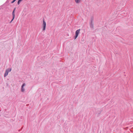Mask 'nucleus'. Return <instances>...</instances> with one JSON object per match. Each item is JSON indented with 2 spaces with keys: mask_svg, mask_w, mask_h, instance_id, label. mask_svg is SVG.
Masks as SVG:
<instances>
[{
  "mask_svg": "<svg viewBox=\"0 0 133 133\" xmlns=\"http://www.w3.org/2000/svg\"><path fill=\"white\" fill-rule=\"evenodd\" d=\"M16 9V8H15L13 10V11L12 12V15L13 16V18L11 20V21L10 22V23H11L12 21H13V20L14 19L15 17V11Z\"/></svg>",
  "mask_w": 133,
  "mask_h": 133,
  "instance_id": "nucleus-3",
  "label": "nucleus"
},
{
  "mask_svg": "<svg viewBox=\"0 0 133 133\" xmlns=\"http://www.w3.org/2000/svg\"><path fill=\"white\" fill-rule=\"evenodd\" d=\"M43 22L42 25L43 30V31H44L45 30L46 26V22L45 21L44 19H43Z\"/></svg>",
  "mask_w": 133,
  "mask_h": 133,
  "instance_id": "nucleus-1",
  "label": "nucleus"
},
{
  "mask_svg": "<svg viewBox=\"0 0 133 133\" xmlns=\"http://www.w3.org/2000/svg\"><path fill=\"white\" fill-rule=\"evenodd\" d=\"M6 70H8L9 71V72H10L11 71V68H9V69H8Z\"/></svg>",
  "mask_w": 133,
  "mask_h": 133,
  "instance_id": "nucleus-7",
  "label": "nucleus"
},
{
  "mask_svg": "<svg viewBox=\"0 0 133 133\" xmlns=\"http://www.w3.org/2000/svg\"><path fill=\"white\" fill-rule=\"evenodd\" d=\"M25 85V83H23L22 86L21 91L22 92H24L25 91V89L23 87Z\"/></svg>",
  "mask_w": 133,
  "mask_h": 133,
  "instance_id": "nucleus-4",
  "label": "nucleus"
},
{
  "mask_svg": "<svg viewBox=\"0 0 133 133\" xmlns=\"http://www.w3.org/2000/svg\"><path fill=\"white\" fill-rule=\"evenodd\" d=\"M80 29H79L77 30H76L75 32V39H76L78 37V34H79V33H80Z\"/></svg>",
  "mask_w": 133,
  "mask_h": 133,
  "instance_id": "nucleus-2",
  "label": "nucleus"
},
{
  "mask_svg": "<svg viewBox=\"0 0 133 133\" xmlns=\"http://www.w3.org/2000/svg\"><path fill=\"white\" fill-rule=\"evenodd\" d=\"M20 2H21L19 0H18V2H17L18 4L19 5L20 4Z\"/></svg>",
  "mask_w": 133,
  "mask_h": 133,
  "instance_id": "nucleus-8",
  "label": "nucleus"
},
{
  "mask_svg": "<svg viewBox=\"0 0 133 133\" xmlns=\"http://www.w3.org/2000/svg\"><path fill=\"white\" fill-rule=\"evenodd\" d=\"M9 72V71L8 70H6L5 71V72L4 74V76L5 77H6V76H7Z\"/></svg>",
  "mask_w": 133,
  "mask_h": 133,
  "instance_id": "nucleus-5",
  "label": "nucleus"
},
{
  "mask_svg": "<svg viewBox=\"0 0 133 133\" xmlns=\"http://www.w3.org/2000/svg\"><path fill=\"white\" fill-rule=\"evenodd\" d=\"M81 0H75V2L77 3H80Z\"/></svg>",
  "mask_w": 133,
  "mask_h": 133,
  "instance_id": "nucleus-6",
  "label": "nucleus"
},
{
  "mask_svg": "<svg viewBox=\"0 0 133 133\" xmlns=\"http://www.w3.org/2000/svg\"><path fill=\"white\" fill-rule=\"evenodd\" d=\"M16 0H13V1H12V2H11V3H13L16 1Z\"/></svg>",
  "mask_w": 133,
  "mask_h": 133,
  "instance_id": "nucleus-9",
  "label": "nucleus"
}]
</instances>
